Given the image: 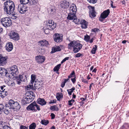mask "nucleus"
Returning <instances> with one entry per match:
<instances>
[{"label": "nucleus", "mask_w": 129, "mask_h": 129, "mask_svg": "<svg viewBox=\"0 0 129 129\" xmlns=\"http://www.w3.org/2000/svg\"><path fill=\"white\" fill-rule=\"evenodd\" d=\"M20 106L18 103L17 102H15L12 109H15L17 110H19L20 108Z\"/></svg>", "instance_id": "nucleus-29"}, {"label": "nucleus", "mask_w": 129, "mask_h": 129, "mask_svg": "<svg viewBox=\"0 0 129 129\" xmlns=\"http://www.w3.org/2000/svg\"><path fill=\"white\" fill-rule=\"evenodd\" d=\"M56 51H60L61 50V49L60 47L59 46H57L56 47Z\"/></svg>", "instance_id": "nucleus-56"}, {"label": "nucleus", "mask_w": 129, "mask_h": 129, "mask_svg": "<svg viewBox=\"0 0 129 129\" xmlns=\"http://www.w3.org/2000/svg\"><path fill=\"white\" fill-rule=\"evenodd\" d=\"M87 1L90 3L94 4L96 3L97 1V0H87Z\"/></svg>", "instance_id": "nucleus-42"}, {"label": "nucleus", "mask_w": 129, "mask_h": 129, "mask_svg": "<svg viewBox=\"0 0 129 129\" xmlns=\"http://www.w3.org/2000/svg\"><path fill=\"white\" fill-rule=\"evenodd\" d=\"M7 108L6 107V108L4 109V110H3V111L4 113L6 114H8L9 113V111H8V110Z\"/></svg>", "instance_id": "nucleus-44"}, {"label": "nucleus", "mask_w": 129, "mask_h": 129, "mask_svg": "<svg viewBox=\"0 0 129 129\" xmlns=\"http://www.w3.org/2000/svg\"><path fill=\"white\" fill-rule=\"evenodd\" d=\"M110 13V10L109 9L104 11L100 15V17L103 19H105L109 15Z\"/></svg>", "instance_id": "nucleus-18"}, {"label": "nucleus", "mask_w": 129, "mask_h": 129, "mask_svg": "<svg viewBox=\"0 0 129 129\" xmlns=\"http://www.w3.org/2000/svg\"><path fill=\"white\" fill-rule=\"evenodd\" d=\"M70 12L76 13L77 11V7L73 3L70 7Z\"/></svg>", "instance_id": "nucleus-22"}, {"label": "nucleus", "mask_w": 129, "mask_h": 129, "mask_svg": "<svg viewBox=\"0 0 129 129\" xmlns=\"http://www.w3.org/2000/svg\"><path fill=\"white\" fill-rule=\"evenodd\" d=\"M76 77H74V78H72L71 79V80L73 84H74L76 81Z\"/></svg>", "instance_id": "nucleus-53"}, {"label": "nucleus", "mask_w": 129, "mask_h": 129, "mask_svg": "<svg viewBox=\"0 0 129 129\" xmlns=\"http://www.w3.org/2000/svg\"><path fill=\"white\" fill-rule=\"evenodd\" d=\"M97 48L98 46L97 45H95L94 46L91 51V52L92 54H95V53L97 50Z\"/></svg>", "instance_id": "nucleus-35"}, {"label": "nucleus", "mask_w": 129, "mask_h": 129, "mask_svg": "<svg viewBox=\"0 0 129 129\" xmlns=\"http://www.w3.org/2000/svg\"><path fill=\"white\" fill-rule=\"evenodd\" d=\"M76 13L70 12L69 13L67 19L69 20H73L74 21H76L77 17L76 15Z\"/></svg>", "instance_id": "nucleus-16"}, {"label": "nucleus", "mask_w": 129, "mask_h": 129, "mask_svg": "<svg viewBox=\"0 0 129 129\" xmlns=\"http://www.w3.org/2000/svg\"><path fill=\"white\" fill-rule=\"evenodd\" d=\"M1 89L2 90V91H5V89L3 87L1 86Z\"/></svg>", "instance_id": "nucleus-63"}, {"label": "nucleus", "mask_w": 129, "mask_h": 129, "mask_svg": "<svg viewBox=\"0 0 129 129\" xmlns=\"http://www.w3.org/2000/svg\"><path fill=\"white\" fill-rule=\"evenodd\" d=\"M40 106L36 104V102L34 101L27 107L26 109L27 110H31L33 112H36L37 110L39 111L41 110Z\"/></svg>", "instance_id": "nucleus-4"}, {"label": "nucleus", "mask_w": 129, "mask_h": 129, "mask_svg": "<svg viewBox=\"0 0 129 129\" xmlns=\"http://www.w3.org/2000/svg\"><path fill=\"white\" fill-rule=\"evenodd\" d=\"M37 103L42 106L45 105L46 104L47 102L43 98H39L37 101Z\"/></svg>", "instance_id": "nucleus-21"}, {"label": "nucleus", "mask_w": 129, "mask_h": 129, "mask_svg": "<svg viewBox=\"0 0 129 129\" xmlns=\"http://www.w3.org/2000/svg\"><path fill=\"white\" fill-rule=\"evenodd\" d=\"M88 23L85 20H82L81 22V28L83 29H86L87 28Z\"/></svg>", "instance_id": "nucleus-27"}, {"label": "nucleus", "mask_w": 129, "mask_h": 129, "mask_svg": "<svg viewBox=\"0 0 129 129\" xmlns=\"http://www.w3.org/2000/svg\"><path fill=\"white\" fill-rule=\"evenodd\" d=\"M38 43L39 46H47L48 44V42L45 40L40 41L38 42Z\"/></svg>", "instance_id": "nucleus-26"}, {"label": "nucleus", "mask_w": 129, "mask_h": 129, "mask_svg": "<svg viewBox=\"0 0 129 129\" xmlns=\"http://www.w3.org/2000/svg\"><path fill=\"white\" fill-rule=\"evenodd\" d=\"M66 83L63 81V82H62L61 84V86L62 88L65 85Z\"/></svg>", "instance_id": "nucleus-57"}, {"label": "nucleus", "mask_w": 129, "mask_h": 129, "mask_svg": "<svg viewBox=\"0 0 129 129\" xmlns=\"http://www.w3.org/2000/svg\"><path fill=\"white\" fill-rule=\"evenodd\" d=\"M61 64H59L56 66L54 68L53 70L54 72H58L59 69L61 66Z\"/></svg>", "instance_id": "nucleus-34"}, {"label": "nucleus", "mask_w": 129, "mask_h": 129, "mask_svg": "<svg viewBox=\"0 0 129 129\" xmlns=\"http://www.w3.org/2000/svg\"><path fill=\"white\" fill-rule=\"evenodd\" d=\"M57 51L56 50V47L54 48H52V50L51 51V53H55Z\"/></svg>", "instance_id": "nucleus-51"}, {"label": "nucleus", "mask_w": 129, "mask_h": 129, "mask_svg": "<svg viewBox=\"0 0 129 129\" xmlns=\"http://www.w3.org/2000/svg\"><path fill=\"white\" fill-rule=\"evenodd\" d=\"M8 70L9 75L10 76V77H9V78H10L14 77V76H15L16 75L17 72H18L17 66L16 65H13V66L9 68Z\"/></svg>", "instance_id": "nucleus-6"}, {"label": "nucleus", "mask_w": 129, "mask_h": 129, "mask_svg": "<svg viewBox=\"0 0 129 129\" xmlns=\"http://www.w3.org/2000/svg\"><path fill=\"white\" fill-rule=\"evenodd\" d=\"M112 3L111 4V7L113 8H116V7L113 5V2L111 1Z\"/></svg>", "instance_id": "nucleus-58"}, {"label": "nucleus", "mask_w": 129, "mask_h": 129, "mask_svg": "<svg viewBox=\"0 0 129 129\" xmlns=\"http://www.w3.org/2000/svg\"><path fill=\"white\" fill-rule=\"evenodd\" d=\"M55 105L51 106L50 107V109L53 111H56V109H55Z\"/></svg>", "instance_id": "nucleus-50"}, {"label": "nucleus", "mask_w": 129, "mask_h": 129, "mask_svg": "<svg viewBox=\"0 0 129 129\" xmlns=\"http://www.w3.org/2000/svg\"><path fill=\"white\" fill-rule=\"evenodd\" d=\"M25 97L22 100V103L23 105L29 104L32 102L35 97L34 93L32 91H28L25 93Z\"/></svg>", "instance_id": "nucleus-3"}, {"label": "nucleus", "mask_w": 129, "mask_h": 129, "mask_svg": "<svg viewBox=\"0 0 129 129\" xmlns=\"http://www.w3.org/2000/svg\"><path fill=\"white\" fill-rule=\"evenodd\" d=\"M26 78L25 75H20L19 76H17L16 79L17 80V84H20L21 83V82H24L25 79Z\"/></svg>", "instance_id": "nucleus-15"}, {"label": "nucleus", "mask_w": 129, "mask_h": 129, "mask_svg": "<svg viewBox=\"0 0 129 129\" xmlns=\"http://www.w3.org/2000/svg\"><path fill=\"white\" fill-rule=\"evenodd\" d=\"M82 82L84 83H88V82L86 80V79H83V80H82Z\"/></svg>", "instance_id": "nucleus-59"}, {"label": "nucleus", "mask_w": 129, "mask_h": 129, "mask_svg": "<svg viewBox=\"0 0 129 129\" xmlns=\"http://www.w3.org/2000/svg\"><path fill=\"white\" fill-rule=\"evenodd\" d=\"M88 8L89 10V17L92 19L94 18L96 16V14L94 7L89 6H88Z\"/></svg>", "instance_id": "nucleus-8"}, {"label": "nucleus", "mask_w": 129, "mask_h": 129, "mask_svg": "<svg viewBox=\"0 0 129 129\" xmlns=\"http://www.w3.org/2000/svg\"><path fill=\"white\" fill-rule=\"evenodd\" d=\"M11 38L14 40L17 41L19 39L18 34L15 31L12 30L10 33Z\"/></svg>", "instance_id": "nucleus-10"}, {"label": "nucleus", "mask_w": 129, "mask_h": 129, "mask_svg": "<svg viewBox=\"0 0 129 129\" xmlns=\"http://www.w3.org/2000/svg\"><path fill=\"white\" fill-rule=\"evenodd\" d=\"M50 116L51 117V119H54L55 117V114L53 113H51L50 115Z\"/></svg>", "instance_id": "nucleus-54"}, {"label": "nucleus", "mask_w": 129, "mask_h": 129, "mask_svg": "<svg viewBox=\"0 0 129 129\" xmlns=\"http://www.w3.org/2000/svg\"><path fill=\"white\" fill-rule=\"evenodd\" d=\"M8 94L6 91H2L0 90V96L5 97Z\"/></svg>", "instance_id": "nucleus-30"}, {"label": "nucleus", "mask_w": 129, "mask_h": 129, "mask_svg": "<svg viewBox=\"0 0 129 129\" xmlns=\"http://www.w3.org/2000/svg\"><path fill=\"white\" fill-rule=\"evenodd\" d=\"M38 0H29V3L30 7L35 8L38 4Z\"/></svg>", "instance_id": "nucleus-23"}, {"label": "nucleus", "mask_w": 129, "mask_h": 129, "mask_svg": "<svg viewBox=\"0 0 129 129\" xmlns=\"http://www.w3.org/2000/svg\"><path fill=\"white\" fill-rule=\"evenodd\" d=\"M6 50L8 52L11 51L13 49V45L11 42L7 43L5 46Z\"/></svg>", "instance_id": "nucleus-20"}, {"label": "nucleus", "mask_w": 129, "mask_h": 129, "mask_svg": "<svg viewBox=\"0 0 129 129\" xmlns=\"http://www.w3.org/2000/svg\"><path fill=\"white\" fill-rule=\"evenodd\" d=\"M36 77L35 75L32 74L31 76V80L30 81V84H33L35 80L36 79Z\"/></svg>", "instance_id": "nucleus-36"}, {"label": "nucleus", "mask_w": 129, "mask_h": 129, "mask_svg": "<svg viewBox=\"0 0 129 129\" xmlns=\"http://www.w3.org/2000/svg\"><path fill=\"white\" fill-rule=\"evenodd\" d=\"M21 4L26 5L29 3V0H20Z\"/></svg>", "instance_id": "nucleus-39"}, {"label": "nucleus", "mask_w": 129, "mask_h": 129, "mask_svg": "<svg viewBox=\"0 0 129 129\" xmlns=\"http://www.w3.org/2000/svg\"><path fill=\"white\" fill-rule=\"evenodd\" d=\"M69 81V78H68L67 79H64V82L66 83L67 82H68Z\"/></svg>", "instance_id": "nucleus-61"}, {"label": "nucleus", "mask_w": 129, "mask_h": 129, "mask_svg": "<svg viewBox=\"0 0 129 129\" xmlns=\"http://www.w3.org/2000/svg\"><path fill=\"white\" fill-rule=\"evenodd\" d=\"M97 69L96 68L94 69L92 71V72H94L95 73L96 72Z\"/></svg>", "instance_id": "nucleus-64"}, {"label": "nucleus", "mask_w": 129, "mask_h": 129, "mask_svg": "<svg viewBox=\"0 0 129 129\" xmlns=\"http://www.w3.org/2000/svg\"><path fill=\"white\" fill-rule=\"evenodd\" d=\"M42 83L40 81H36L34 84V86L37 89H39L42 86Z\"/></svg>", "instance_id": "nucleus-28"}, {"label": "nucleus", "mask_w": 129, "mask_h": 129, "mask_svg": "<svg viewBox=\"0 0 129 129\" xmlns=\"http://www.w3.org/2000/svg\"><path fill=\"white\" fill-rule=\"evenodd\" d=\"M75 101V100L73 99H72L71 100H69L68 101V104L70 106H72V103H73V102H74Z\"/></svg>", "instance_id": "nucleus-49"}, {"label": "nucleus", "mask_w": 129, "mask_h": 129, "mask_svg": "<svg viewBox=\"0 0 129 129\" xmlns=\"http://www.w3.org/2000/svg\"><path fill=\"white\" fill-rule=\"evenodd\" d=\"M33 84H29L27 86L28 88H29L32 89H34V86H33Z\"/></svg>", "instance_id": "nucleus-46"}, {"label": "nucleus", "mask_w": 129, "mask_h": 129, "mask_svg": "<svg viewBox=\"0 0 129 129\" xmlns=\"http://www.w3.org/2000/svg\"><path fill=\"white\" fill-rule=\"evenodd\" d=\"M63 95L62 93L61 92H59L56 93V98L57 101H60L61 98H62Z\"/></svg>", "instance_id": "nucleus-31"}, {"label": "nucleus", "mask_w": 129, "mask_h": 129, "mask_svg": "<svg viewBox=\"0 0 129 129\" xmlns=\"http://www.w3.org/2000/svg\"><path fill=\"white\" fill-rule=\"evenodd\" d=\"M83 54H81L80 53H78L76 54L75 55L76 57H83Z\"/></svg>", "instance_id": "nucleus-43"}, {"label": "nucleus", "mask_w": 129, "mask_h": 129, "mask_svg": "<svg viewBox=\"0 0 129 129\" xmlns=\"http://www.w3.org/2000/svg\"><path fill=\"white\" fill-rule=\"evenodd\" d=\"M5 126L4 123L1 121H0V129H3Z\"/></svg>", "instance_id": "nucleus-41"}, {"label": "nucleus", "mask_w": 129, "mask_h": 129, "mask_svg": "<svg viewBox=\"0 0 129 129\" xmlns=\"http://www.w3.org/2000/svg\"><path fill=\"white\" fill-rule=\"evenodd\" d=\"M0 74L2 75H5L7 77L9 78L10 76V75H9L8 72L4 68H0Z\"/></svg>", "instance_id": "nucleus-17"}, {"label": "nucleus", "mask_w": 129, "mask_h": 129, "mask_svg": "<svg viewBox=\"0 0 129 129\" xmlns=\"http://www.w3.org/2000/svg\"><path fill=\"white\" fill-rule=\"evenodd\" d=\"M75 89V88L74 87H73L71 89H67V91L68 92V94L69 95H72V93L73 92V91Z\"/></svg>", "instance_id": "nucleus-37"}, {"label": "nucleus", "mask_w": 129, "mask_h": 129, "mask_svg": "<svg viewBox=\"0 0 129 129\" xmlns=\"http://www.w3.org/2000/svg\"><path fill=\"white\" fill-rule=\"evenodd\" d=\"M56 9L54 6H51L48 9V12L51 15L54 14L55 13Z\"/></svg>", "instance_id": "nucleus-25"}, {"label": "nucleus", "mask_w": 129, "mask_h": 129, "mask_svg": "<svg viewBox=\"0 0 129 129\" xmlns=\"http://www.w3.org/2000/svg\"><path fill=\"white\" fill-rule=\"evenodd\" d=\"M3 129H11V128L8 125H5V126L3 127Z\"/></svg>", "instance_id": "nucleus-55"}, {"label": "nucleus", "mask_w": 129, "mask_h": 129, "mask_svg": "<svg viewBox=\"0 0 129 129\" xmlns=\"http://www.w3.org/2000/svg\"><path fill=\"white\" fill-rule=\"evenodd\" d=\"M56 23H54L52 20H48L46 23V27L49 30H53L56 27Z\"/></svg>", "instance_id": "nucleus-7"}, {"label": "nucleus", "mask_w": 129, "mask_h": 129, "mask_svg": "<svg viewBox=\"0 0 129 129\" xmlns=\"http://www.w3.org/2000/svg\"><path fill=\"white\" fill-rule=\"evenodd\" d=\"M99 30V29L98 28H94L92 29L91 30L92 32H93L95 33H96Z\"/></svg>", "instance_id": "nucleus-45"}, {"label": "nucleus", "mask_w": 129, "mask_h": 129, "mask_svg": "<svg viewBox=\"0 0 129 129\" xmlns=\"http://www.w3.org/2000/svg\"><path fill=\"white\" fill-rule=\"evenodd\" d=\"M27 7L22 4H19L18 6V10L20 13L21 14L25 13L27 11Z\"/></svg>", "instance_id": "nucleus-12"}, {"label": "nucleus", "mask_w": 129, "mask_h": 129, "mask_svg": "<svg viewBox=\"0 0 129 129\" xmlns=\"http://www.w3.org/2000/svg\"><path fill=\"white\" fill-rule=\"evenodd\" d=\"M4 5V11L7 14L10 15L14 12L15 6L13 2L10 0L7 1Z\"/></svg>", "instance_id": "nucleus-1"}, {"label": "nucleus", "mask_w": 129, "mask_h": 129, "mask_svg": "<svg viewBox=\"0 0 129 129\" xmlns=\"http://www.w3.org/2000/svg\"><path fill=\"white\" fill-rule=\"evenodd\" d=\"M69 57H65V58H64L63 59V61H64V62L65 61H66L67 60H68L69 59Z\"/></svg>", "instance_id": "nucleus-60"}, {"label": "nucleus", "mask_w": 129, "mask_h": 129, "mask_svg": "<svg viewBox=\"0 0 129 129\" xmlns=\"http://www.w3.org/2000/svg\"><path fill=\"white\" fill-rule=\"evenodd\" d=\"M36 127V124L35 123L33 122L29 126V129H35Z\"/></svg>", "instance_id": "nucleus-38"}, {"label": "nucleus", "mask_w": 129, "mask_h": 129, "mask_svg": "<svg viewBox=\"0 0 129 129\" xmlns=\"http://www.w3.org/2000/svg\"><path fill=\"white\" fill-rule=\"evenodd\" d=\"M17 17V16H12L11 18L13 19H15Z\"/></svg>", "instance_id": "nucleus-62"}, {"label": "nucleus", "mask_w": 129, "mask_h": 129, "mask_svg": "<svg viewBox=\"0 0 129 129\" xmlns=\"http://www.w3.org/2000/svg\"><path fill=\"white\" fill-rule=\"evenodd\" d=\"M90 37L87 34L84 36V40L85 41L92 43L93 42L94 39L93 38H91L90 40Z\"/></svg>", "instance_id": "nucleus-24"}, {"label": "nucleus", "mask_w": 129, "mask_h": 129, "mask_svg": "<svg viewBox=\"0 0 129 129\" xmlns=\"http://www.w3.org/2000/svg\"><path fill=\"white\" fill-rule=\"evenodd\" d=\"M4 109V106L1 104H0V112H2Z\"/></svg>", "instance_id": "nucleus-47"}, {"label": "nucleus", "mask_w": 129, "mask_h": 129, "mask_svg": "<svg viewBox=\"0 0 129 129\" xmlns=\"http://www.w3.org/2000/svg\"><path fill=\"white\" fill-rule=\"evenodd\" d=\"M8 57L7 56H4L2 54H0V66H3L7 63Z\"/></svg>", "instance_id": "nucleus-13"}, {"label": "nucleus", "mask_w": 129, "mask_h": 129, "mask_svg": "<svg viewBox=\"0 0 129 129\" xmlns=\"http://www.w3.org/2000/svg\"><path fill=\"white\" fill-rule=\"evenodd\" d=\"M40 123L43 125H47L49 123V122L48 120L44 119L41 121Z\"/></svg>", "instance_id": "nucleus-33"}, {"label": "nucleus", "mask_w": 129, "mask_h": 129, "mask_svg": "<svg viewBox=\"0 0 129 129\" xmlns=\"http://www.w3.org/2000/svg\"><path fill=\"white\" fill-rule=\"evenodd\" d=\"M73 77H76L75 76V74L74 71H73L71 73L70 75L68 76V78H71Z\"/></svg>", "instance_id": "nucleus-40"}, {"label": "nucleus", "mask_w": 129, "mask_h": 129, "mask_svg": "<svg viewBox=\"0 0 129 129\" xmlns=\"http://www.w3.org/2000/svg\"><path fill=\"white\" fill-rule=\"evenodd\" d=\"M35 59L36 61L38 63L42 64L45 61L46 58L44 56L39 55L36 56Z\"/></svg>", "instance_id": "nucleus-11"}, {"label": "nucleus", "mask_w": 129, "mask_h": 129, "mask_svg": "<svg viewBox=\"0 0 129 129\" xmlns=\"http://www.w3.org/2000/svg\"><path fill=\"white\" fill-rule=\"evenodd\" d=\"M54 41L56 43H60L62 41V36L58 34H55L53 36Z\"/></svg>", "instance_id": "nucleus-9"}, {"label": "nucleus", "mask_w": 129, "mask_h": 129, "mask_svg": "<svg viewBox=\"0 0 129 129\" xmlns=\"http://www.w3.org/2000/svg\"><path fill=\"white\" fill-rule=\"evenodd\" d=\"M129 127V124L127 123H125L120 128V129H128Z\"/></svg>", "instance_id": "nucleus-32"}, {"label": "nucleus", "mask_w": 129, "mask_h": 129, "mask_svg": "<svg viewBox=\"0 0 129 129\" xmlns=\"http://www.w3.org/2000/svg\"><path fill=\"white\" fill-rule=\"evenodd\" d=\"M1 22L2 25L5 27L11 26L12 23L11 20L7 17L2 18L1 20Z\"/></svg>", "instance_id": "nucleus-5"}, {"label": "nucleus", "mask_w": 129, "mask_h": 129, "mask_svg": "<svg viewBox=\"0 0 129 129\" xmlns=\"http://www.w3.org/2000/svg\"><path fill=\"white\" fill-rule=\"evenodd\" d=\"M15 102L12 100H10L6 104L5 106L7 108H9L10 109H12L13 107Z\"/></svg>", "instance_id": "nucleus-19"}, {"label": "nucleus", "mask_w": 129, "mask_h": 129, "mask_svg": "<svg viewBox=\"0 0 129 129\" xmlns=\"http://www.w3.org/2000/svg\"><path fill=\"white\" fill-rule=\"evenodd\" d=\"M20 129H28V126L27 127L22 125H21L20 127Z\"/></svg>", "instance_id": "nucleus-48"}, {"label": "nucleus", "mask_w": 129, "mask_h": 129, "mask_svg": "<svg viewBox=\"0 0 129 129\" xmlns=\"http://www.w3.org/2000/svg\"><path fill=\"white\" fill-rule=\"evenodd\" d=\"M68 46L69 49H71L72 48H73V51L74 53L78 52L82 47L81 44L74 40L70 41V43L68 44Z\"/></svg>", "instance_id": "nucleus-2"}, {"label": "nucleus", "mask_w": 129, "mask_h": 129, "mask_svg": "<svg viewBox=\"0 0 129 129\" xmlns=\"http://www.w3.org/2000/svg\"><path fill=\"white\" fill-rule=\"evenodd\" d=\"M69 2L65 0L60 2V6L62 9H65L69 7Z\"/></svg>", "instance_id": "nucleus-14"}, {"label": "nucleus", "mask_w": 129, "mask_h": 129, "mask_svg": "<svg viewBox=\"0 0 129 129\" xmlns=\"http://www.w3.org/2000/svg\"><path fill=\"white\" fill-rule=\"evenodd\" d=\"M56 100L55 99L53 100H51L49 102V103L50 104L54 103L56 102Z\"/></svg>", "instance_id": "nucleus-52"}]
</instances>
